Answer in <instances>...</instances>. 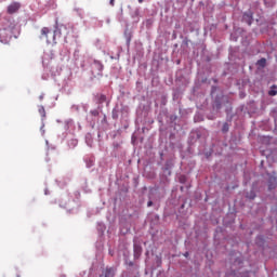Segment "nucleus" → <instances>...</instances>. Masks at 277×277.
<instances>
[{"instance_id":"f257e3e1","label":"nucleus","mask_w":277,"mask_h":277,"mask_svg":"<svg viewBox=\"0 0 277 277\" xmlns=\"http://www.w3.org/2000/svg\"><path fill=\"white\" fill-rule=\"evenodd\" d=\"M21 10V3L19 2H13L8 6V14H16Z\"/></svg>"},{"instance_id":"f03ea898","label":"nucleus","mask_w":277,"mask_h":277,"mask_svg":"<svg viewBox=\"0 0 277 277\" xmlns=\"http://www.w3.org/2000/svg\"><path fill=\"white\" fill-rule=\"evenodd\" d=\"M142 246L134 243V259H140V256H142Z\"/></svg>"},{"instance_id":"7ed1b4c3","label":"nucleus","mask_w":277,"mask_h":277,"mask_svg":"<svg viewBox=\"0 0 277 277\" xmlns=\"http://www.w3.org/2000/svg\"><path fill=\"white\" fill-rule=\"evenodd\" d=\"M50 32H51V29H49V27H43V28L41 29L40 38H41V39H42V38L48 39Z\"/></svg>"},{"instance_id":"20e7f679","label":"nucleus","mask_w":277,"mask_h":277,"mask_svg":"<svg viewBox=\"0 0 277 277\" xmlns=\"http://www.w3.org/2000/svg\"><path fill=\"white\" fill-rule=\"evenodd\" d=\"M116 276V269L114 268H106L104 272V277H114Z\"/></svg>"},{"instance_id":"39448f33","label":"nucleus","mask_w":277,"mask_h":277,"mask_svg":"<svg viewBox=\"0 0 277 277\" xmlns=\"http://www.w3.org/2000/svg\"><path fill=\"white\" fill-rule=\"evenodd\" d=\"M96 98L100 104H103L105 101H107V96L105 94H97Z\"/></svg>"},{"instance_id":"423d86ee","label":"nucleus","mask_w":277,"mask_h":277,"mask_svg":"<svg viewBox=\"0 0 277 277\" xmlns=\"http://www.w3.org/2000/svg\"><path fill=\"white\" fill-rule=\"evenodd\" d=\"M267 64V60L261 58L256 62V65L260 66V68H265V65Z\"/></svg>"},{"instance_id":"0eeeda50","label":"nucleus","mask_w":277,"mask_h":277,"mask_svg":"<svg viewBox=\"0 0 277 277\" xmlns=\"http://www.w3.org/2000/svg\"><path fill=\"white\" fill-rule=\"evenodd\" d=\"M243 21L248 22V25H252V15L245 13L243 14Z\"/></svg>"},{"instance_id":"6e6552de","label":"nucleus","mask_w":277,"mask_h":277,"mask_svg":"<svg viewBox=\"0 0 277 277\" xmlns=\"http://www.w3.org/2000/svg\"><path fill=\"white\" fill-rule=\"evenodd\" d=\"M39 114L42 118H47V110H44V106L39 107Z\"/></svg>"},{"instance_id":"1a4fd4ad","label":"nucleus","mask_w":277,"mask_h":277,"mask_svg":"<svg viewBox=\"0 0 277 277\" xmlns=\"http://www.w3.org/2000/svg\"><path fill=\"white\" fill-rule=\"evenodd\" d=\"M62 31H66V26L65 25H61L58 28V34L62 36Z\"/></svg>"},{"instance_id":"9d476101","label":"nucleus","mask_w":277,"mask_h":277,"mask_svg":"<svg viewBox=\"0 0 277 277\" xmlns=\"http://www.w3.org/2000/svg\"><path fill=\"white\" fill-rule=\"evenodd\" d=\"M94 64H95V66H97L101 70H103V64H101V62L95 61Z\"/></svg>"},{"instance_id":"9b49d317","label":"nucleus","mask_w":277,"mask_h":277,"mask_svg":"<svg viewBox=\"0 0 277 277\" xmlns=\"http://www.w3.org/2000/svg\"><path fill=\"white\" fill-rule=\"evenodd\" d=\"M90 114H91V116L96 117V116H98V110L97 109L91 110Z\"/></svg>"},{"instance_id":"f8f14e48","label":"nucleus","mask_w":277,"mask_h":277,"mask_svg":"<svg viewBox=\"0 0 277 277\" xmlns=\"http://www.w3.org/2000/svg\"><path fill=\"white\" fill-rule=\"evenodd\" d=\"M137 16H140V11L138 10L134 11V14L132 15V18H137Z\"/></svg>"},{"instance_id":"ddd939ff","label":"nucleus","mask_w":277,"mask_h":277,"mask_svg":"<svg viewBox=\"0 0 277 277\" xmlns=\"http://www.w3.org/2000/svg\"><path fill=\"white\" fill-rule=\"evenodd\" d=\"M268 94H269V96H276L277 91H276V90H271V91L268 92Z\"/></svg>"},{"instance_id":"4468645a","label":"nucleus","mask_w":277,"mask_h":277,"mask_svg":"<svg viewBox=\"0 0 277 277\" xmlns=\"http://www.w3.org/2000/svg\"><path fill=\"white\" fill-rule=\"evenodd\" d=\"M226 131H228V123H225L223 126V133H226Z\"/></svg>"},{"instance_id":"2eb2a0df","label":"nucleus","mask_w":277,"mask_h":277,"mask_svg":"<svg viewBox=\"0 0 277 277\" xmlns=\"http://www.w3.org/2000/svg\"><path fill=\"white\" fill-rule=\"evenodd\" d=\"M147 207H153V201H148Z\"/></svg>"},{"instance_id":"dca6fc26","label":"nucleus","mask_w":277,"mask_h":277,"mask_svg":"<svg viewBox=\"0 0 277 277\" xmlns=\"http://www.w3.org/2000/svg\"><path fill=\"white\" fill-rule=\"evenodd\" d=\"M274 187H276V184L269 185V189H272V188H274Z\"/></svg>"},{"instance_id":"f3484780","label":"nucleus","mask_w":277,"mask_h":277,"mask_svg":"<svg viewBox=\"0 0 277 277\" xmlns=\"http://www.w3.org/2000/svg\"><path fill=\"white\" fill-rule=\"evenodd\" d=\"M116 0H110V5H114V2H115Z\"/></svg>"},{"instance_id":"a211bd4d","label":"nucleus","mask_w":277,"mask_h":277,"mask_svg":"<svg viewBox=\"0 0 277 277\" xmlns=\"http://www.w3.org/2000/svg\"><path fill=\"white\" fill-rule=\"evenodd\" d=\"M39 98H40V101H42V100L44 98V96L40 95V97H39Z\"/></svg>"},{"instance_id":"6ab92c4d","label":"nucleus","mask_w":277,"mask_h":277,"mask_svg":"<svg viewBox=\"0 0 277 277\" xmlns=\"http://www.w3.org/2000/svg\"><path fill=\"white\" fill-rule=\"evenodd\" d=\"M138 3H144V0H138Z\"/></svg>"},{"instance_id":"aec40b11","label":"nucleus","mask_w":277,"mask_h":277,"mask_svg":"<svg viewBox=\"0 0 277 277\" xmlns=\"http://www.w3.org/2000/svg\"><path fill=\"white\" fill-rule=\"evenodd\" d=\"M57 35V30L54 31V36Z\"/></svg>"},{"instance_id":"412c9836","label":"nucleus","mask_w":277,"mask_h":277,"mask_svg":"<svg viewBox=\"0 0 277 277\" xmlns=\"http://www.w3.org/2000/svg\"><path fill=\"white\" fill-rule=\"evenodd\" d=\"M183 181H184V179L182 177V179H181V183H183Z\"/></svg>"},{"instance_id":"4be33fe9","label":"nucleus","mask_w":277,"mask_h":277,"mask_svg":"<svg viewBox=\"0 0 277 277\" xmlns=\"http://www.w3.org/2000/svg\"><path fill=\"white\" fill-rule=\"evenodd\" d=\"M130 265H133V262H130Z\"/></svg>"}]
</instances>
